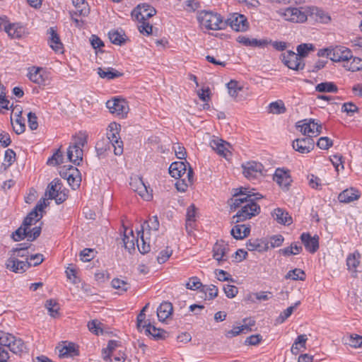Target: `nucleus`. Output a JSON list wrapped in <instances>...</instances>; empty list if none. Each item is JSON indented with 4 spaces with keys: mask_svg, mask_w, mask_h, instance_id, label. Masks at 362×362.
Segmentation results:
<instances>
[{
    "mask_svg": "<svg viewBox=\"0 0 362 362\" xmlns=\"http://www.w3.org/2000/svg\"><path fill=\"white\" fill-rule=\"evenodd\" d=\"M262 195L259 193H252L248 188L240 187L236 189L234 198L232 199L230 205L231 209H238L236 214L233 216L235 222H242L250 219L260 212V206L255 202L256 200L262 199Z\"/></svg>",
    "mask_w": 362,
    "mask_h": 362,
    "instance_id": "1",
    "label": "nucleus"
},
{
    "mask_svg": "<svg viewBox=\"0 0 362 362\" xmlns=\"http://www.w3.org/2000/svg\"><path fill=\"white\" fill-rule=\"evenodd\" d=\"M197 20L201 26L207 30H221L225 26L221 16L212 11H202L199 12Z\"/></svg>",
    "mask_w": 362,
    "mask_h": 362,
    "instance_id": "2",
    "label": "nucleus"
},
{
    "mask_svg": "<svg viewBox=\"0 0 362 362\" xmlns=\"http://www.w3.org/2000/svg\"><path fill=\"white\" fill-rule=\"evenodd\" d=\"M312 13L308 6L288 7L281 13V16L287 21L302 23L307 21L308 15Z\"/></svg>",
    "mask_w": 362,
    "mask_h": 362,
    "instance_id": "3",
    "label": "nucleus"
},
{
    "mask_svg": "<svg viewBox=\"0 0 362 362\" xmlns=\"http://www.w3.org/2000/svg\"><path fill=\"white\" fill-rule=\"evenodd\" d=\"M120 125L116 122H112L109 124L107 132V137L112 144L113 147L114 153L116 156H120L123 153V142L119 136V131Z\"/></svg>",
    "mask_w": 362,
    "mask_h": 362,
    "instance_id": "4",
    "label": "nucleus"
},
{
    "mask_svg": "<svg viewBox=\"0 0 362 362\" xmlns=\"http://www.w3.org/2000/svg\"><path fill=\"white\" fill-rule=\"evenodd\" d=\"M296 127L299 129L300 132L303 134L308 136L307 138H312L317 136L321 133L322 126L315 119H304L297 123Z\"/></svg>",
    "mask_w": 362,
    "mask_h": 362,
    "instance_id": "5",
    "label": "nucleus"
},
{
    "mask_svg": "<svg viewBox=\"0 0 362 362\" xmlns=\"http://www.w3.org/2000/svg\"><path fill=\"white\" fill-rule=\"evenodd\" d=\"M106 107L110 112L121 118L127 117L129 112V105L124 99L114 98L106 103Z\"/></svg>",
    "mask_w": 362,
    "mask_h": 362,
    "instance_id": "6",
    "label": "nucleus"
},
{
    "mask_svg": "<svg viewBox=\"0 0 362 362\" xmlns=\"http://www.w3.org/2000/svg\"><path fill=\"white\" fill-rule=\"evenodd\" d=\"M281 60L287 67L293 70H302L305 67L303 59L299 57L298 53L291 50L281 54Z\"/></svg>",
    "mask_w": 362,
    "mask_h": 362,
    "instance_id": "7",
    "label": "nucleus"
},
{
    "mask_svg": "<svg viewBox=\"0 0 362 362\" xmlns=\"http://www.w3.org/2000/svg\"><path fill=\"white\" fill-rule=\"evenodd\" d=\"M210 146L214 150L219 156H223L227 160H229L231 157V152L230 148H231L229 143L223 141L218 137H214L210 141Z\"/></svg>",
    "mask_w": 362,
    "mask_h": 362,
    "instance_id": "8",
    "label": "nucleus"
},
{
    "mask_svg": "<svg viewBox=\"0 0 362 362\" xmlns=\"http://www.w3.org/2000/svg\"><path fill=\"white\" fill-rule=\"evenodd\" d=\"M228 23L231 28L237 32H244L249 28L247 18L238 13L231 14L228 19Z\"/></svg>",
    "mask_w": 362,
    "mask_h": 362,
    "instance_id": "9",
    "label": "nucleus"
},
{
    "mask_svg": "<svg viewBox=\"0 0 362 362\" xmlns=\"http://www.w3.org/2000/svg\"><path fill=\"white\" fill-rule=\"evenodd\" d=\"M156 13V10L148 4L138 5L132 12V16L136 21H147Z\"/></svg>",
    "mask_w": 362,
    "mask_h": 362,
    "instance_id": "10",
    "label": "nucleus"
},
{
    "mask_svg": "<svg viewBox=\"0 0 362 362\" xmlns=\"http://www.w3.org/2000/svg\"><path fill=\"white\" fill-rule=\"evenodd\" d=\"M243 175L250 180L257 179L262 175L263 165L255 161L247 162L243 165Z\"/></svg>",
    "mask_w": 362,
    "mask_h": 362,
    "instance_id": "11",
    "label": "nucleus"
},
{
    "mask_svg": "<svg viewBox=\"0 0 362 362\" xmlns=\"http://www.w3.org/2000/svg\"><path fill=\"white\" fill-rule=\"evenodd\" d=\"M243 324L240 326H233V328L226 332V336L228 338H232L239 335L241 333L247 334L252 331V327L255 326V321L252 318H244Z\"/></svg>",
    "mask_w": 362,
    "mask_h": 362,
    "instance_id": "12",
    "label": "nucleus"
},
{
    "mask_svg": "<svg viewBox=\"0 0 362 362\" xmlns=\"http://www.w3.org/2000/svg\"><path fill=\"white\" fill-rule=\"evenodd\" d=\"M213 257L221 265L228 260V245L223 240L217 241L213 247Z\"/></svg>",
    "mask_w": 362,
    "mask_h": 362,
    "instance_id": "13",
    "label": "nucleus"
},
{
    "mask_svg": "<svg viewBox=\"0 0 362 362\" xmlns=\"http://www.w3.org/2000/svg\"><path fill=\"white\" fill-rule=\"evenodd\" d=\"M129 185L131 189L137 192L144 200L148 201L152 198V194L148 192L141 178L137 177L131 178Z\"/></svg>",
    "mask_w": 362,
    "mask_h": 362,
    "instance_id": "14",
    "label": "nucleus"
},
{
    "mask_svg": "<svg viewBox=\"0 0 362 362\" xmlns=\"http://www.w3.org/2000/svg\"><path fill=\"white\" fill-rule=\"evenodd\" d=\"M273 180L284 189H288L292 182L289 170L285 168H277L274 174Z\"/></svg>",
    "mask_w": 362,
    "mask_h": 362,
    "instance_id": "15",
    "label": "nucleus"
},
{
    "mask_svg": "<svg viewBox=\"0 0 362 362\" xmlns=\"http://www.w3.org/2000/svg\"><path fill=\"white\" fill-rule=\"evenodd\" d=\"M189 167L190 165L186 160L173 162L169 167V173L175 179H181L184 175H187Z\"/></svg>",
    "mask_w": 362,
    "mask_h": 362,
    "instance_id": "16",
    "label": "nucleus"
},
{
    "mask_svg": "<svg viewBox=\"0 0 362 362\" xmlns=\"http://www.w3.org/2000/svg\"><path fill=\"white\" fill-rule=\"evenodd\" d=\"M6 267L8 269L15 273H23L31 267V262L21 261L15 256H10L6 260Z\"/></svg>",
    "mask_w": 362,
    "mask_h": 362,
    "instance_id": "17",
    "label": "nucleus"
},
{
    "mask_svg": "<svg viewBox=\"0 0 362 362\" xmlns=\"http://www.w3.org/2000/svg\"><path fill=\"white\" fill-rule=\"evenodd\" d=\"M328 55L332 61L335 62H342L344 64L351 57V52L344 47H336L331 49Z\"/></svg>",
    "mask_w": 362,
    "mask_h": 362,
    "instance_id": "18",
    "label": "nucleus"
},
{
    "mask_svg": "<svg viewBox=\"0 0 362 362\" xmlns=\"http://www.w3.org/2000/svg\"><path fill=\"white\" fill-rule=\"evenodd\" d=\"M300 240L305 250L310 253L313 254L318 250L319 237L317 235L311 236L309 233H303L300 235Z\"/></svg>",
    "mask_w": 362,
    "mask_h": 362,
    "instance_id": "19",
    "label": "nucleus"
},
{
    "mask_svg": "<svg viewBox=\"0 0 362 362\" xmlns=\"http://www.w3.org/2000/svg\"><path fill=\"white\" fill-rule=\"evenodd\" d=\"M314 144L312 138L297 139L293 142V148L299 153H308L314 148Z\"/></svg>",
    "mask_w": 362,
    "mask_h": 362,
    "instance_id": "20",
    "label": "nucleus"
},
{
    "mask_svg": "<svg viewBox=\"0 0 362 362\" xmlns=\"http://www.w3.org/2000/svg\"><path fill=\"white\" fill-rule=\"evenodd\" d=\"M361 196L360 192L354 188L344 189L338 196V199L341 203H350L359 199Z\"/></svg>",
    "mask_w": 362,
    "mask_h": 362,
    "instance_id": "21",
    "label": "nucleus"
},
{
    "mask_svg": "<svg viewBox=\"0 0 362 362\" xmlns=\"http://www.w3.org/2000/svg\"><path fill=\"white\" fill-rule=\"evenodd\" d=\"M361 254L358 250L354 251L353 253H350L347 255L346 262L347 269L353 273L356 274L358 272V267L361 262Z\"/></svg>",
    "mask_w": 362,
    "mask_h": 362,
    "instance_id": "22",
    "label": "nucleus"
},
{
    "mask_svg": "<svg viewBox=\"0 0 362 362\" xmlns=\"http://www.w3.org/2000/svg\"><path fill=\"white\" fill-rule=\"evenodd\" d=\"M0 28L4 29L8 35L13 38H19L22 36L23 30L22 27L16 24H10L0 19Z\"/></svg>",
    "mask_w": 362,
    "mask_h": 362,
    "instance_id": "23",
    "label": "nucleus"
},
{
    "mask_svg": "<svg viewBox=\"0 0 362 362\" xmlns=\"http://www.w3.org/2000/svg\"><path fill=\"white\" fill-rule=\"evenodd\" d=\"M175 185L179 192H185L189 186L192 185L194 180V173L191 167L188 168L187 175H184V177L177 179Z\"/></svg>",
    "mask_w": 362,
    "mask_h": 362,
    "instance_id": "24",
    "label": "nucleus"
},
{
    "mask_svg": "<svg viewBox=\"0 0 362 362\" xmlns=\"http://www.w3.org/2000/svg\"><path fill=\"white\" fill-rule=\"evenodd\" d=\"M246 248L249 251L266 252L269 249L268 243L262 239H250L246 243Z\"/></svg>",
    "mask_w": 362,
    "mask_h": 362,
    "instance_id": "25",
    "label": "nucleus"
},
{
    "mask_svg": "<svg viewBox=\"0 0 362 362\" xmlns=\"http://www.w3.org/2000/svg\"><path fill=\"white\" fill-rule=\"evenodd\" d=\"M145 334L146 335H151L155 339H163L167 335L168 332L163 329L156 328L155 326L151 325L148 322L143 325Z\"/></svg>",
    "mask_w": 362,
    "mask_h": 362,
    "instance_id": "26",
    "label": "nucleus"
},
{
    "mask_svg": "<svg viewBox=\"0 0 362 362\" xmlns=\"http://www.w3.org/2000/svg\"><path fill=\"white\" fill-rule=\"evenodd\" d=\"M272 216L277 223L284 225H290L292 223V218L289 214L281 208H277L273 211Z\"/></svg>",
    "mask_w": 362,
    "mask_h": 362,
    "instance_id": "27",
    "label": "nucleus"
},
{
    "mask_svg": "<svg viewBox=\"0 0 362 362\" xmlns=\"http://www.w3.org/2000/svg\"><path fill=\"white\" fill-rule=\"evenodd\" d=\"M67 157L70 162L79 165L83 160V149L70 145L67 150Z\"/></svg>",
    "mask_w": 362,
    "mask_h": 362,
    "instance_id": "28",
    "label": "nucleus"
},
{
    "mask_svg": "<svg viewBox=\"0 0 362 362\" xmlns=\"http://www.w3.org/2000/svg\"><path fill=\"white\" fill-rule=\"evenodd\" d=\"M47 34L49 35V44L51 48L55 52H62L63 49L62 43L54 28L52 27L49 28L47 30Z\"/></svg>",
    "mask_w": 362,
    "mask_h": 362,
    "instance_id": "29",
    "label": "nucleus"
},
{
    "mask_svg": "<svg viewBox=\"0 0 362 362\" xmlns=\"http://www.w3.org/2000/svg\"><path fill=\"white\" fill-rule=\"evenodd\" d=\"M173 305L170 302L162 303L157 309V315L160 321L164 322L173 313Z\"/></svg>",
    "mask_w": 362,
    "mask_h": 362,
    "instance_id": "30",
    "label": "nucleus"
},
{
    "mask_svg": "<svg viewBox=\"0 0 362 362\" xmlns=\"http://www.w3.org/2000/svg\"><path fill=\"white\" fill-rule=\"evenodd\" d=\"M231 235L235 239H243L248 236L250 233V226L245 224L235 225L231 229Z\"/></svg>",
    "mask_w": 362,
    "mask_h": 362,
    "instance_id": "31",
    "label": "nucleus"
},
{
    "mask_svg": "<svg viewBox=\"0 0 362 362\" xmlns=\"http://www.w3.org/2000/svg\"><path fill=\"white\" fill-rule=\"evenodd\" d=\"M98 74L102 78H106L107 80L114 79L119 78L122 76V73L118 71L112 67L108 68H98Z\"/></svg>",
    "mask_w": 362,
    "mask_h": 362,
    "instance_id": "32",
    "label": "nucleus"
},
{
    "mask_svg": "<svg viewBox=\"0 0 362 362\" xmlns=\"http://www.w3.org/2000/svg\"><path fill=\"white\" fill-rule=\"evenodd\" d=\"M43 69L39 67H32L29 69L28 76L35 83L43 84L45 81L42 75Z\"/></svg>",
    "mask_w": 362,
    "mask_h": 362,
    "instance_id": "33",
    "label": "nucleus"
},
{
    "mask_svg": "<svg viewBox=\"0 0 362 362\" xmlns=\"http://www.w3.org/2000/svg\"><path fill=\"white\" fill-rule=\"evenodd\" d=\"M344 67L350 71H357L362 69V59L351 57L344 64Z\"/></svg>",
    "mask_w": 362,
    "mask_h": 362,
    "instance_id": "34",
    "label": "nucleus"
},
{
    "mask_svg": "<svg viewBox=\"0 0 362 362\" xmlns=\"http://www.w3.org/2000/svg\"><path fill=\"white\" fill-rule=\"evenodd\" d=\"M139 236H140V240L137 238L136 240L139 251L142 254L148 252L150 251V243H147L144 238L143 226H141V230L138 231Z\"/></svg>",
    "mask_w": 362,
    "mask_h": 362,
    "instance_id": "35",
    "label": "nucleus"
},
{
    "mask_svg": "<svg viewBox=\"0 0 362 362\" xmlns=\"http://www.w3.org/2000/svg\"><path fill=\"white\" fill-rule=\"evenodd\" d=\"M62 188V183L59 179H54L52 181L47 189L46 195L49 199H54L56 194H57Z\"/></svg>",
    "mask_w": 362,
    "mask_h": 362,
    "instance_id": "36",
    "label": "nucleus"
},
{
    "mask_svg": "<svg viewBox=\"0 0 362 362\" xmlns=\"http://www.w3.org/2000/svg\"><path fill=\"white\" fill-rule=\"evenodd\" d=\"M72 2L75 7V14L85 16L89 13L88 5L85 0H73Z\"/></svg>",
    "mask_w": 362,
    "mask_h": 362,
    "instance_id": "37",
    "label": "nucleus"
},
{
    "mask_svg": "<svg viewBox=\"0 0 362 362\" xmlns=\"http://www.w3.org/2000/svg\"><path fill=\"white\" fill-rule=\"evenodd\" d=\"M136 239H135L133 230H130L129 232H127V230L126 229L123 238V243L124 247L127 249L129 251L134 250L135 243H136Z\"/></svg>",
    "mask_w": 362,
    "mask_h": 362,
    "instance_id": "38",
    "label": "nucleus"
},
{
    "mask_svg": "<svg viewBox=\"0 0 362 362\" xmlns=\"http://www.w3.org/2000/svg\"><path fill=\"white\" fill-rule=\"evenodd\" d=\"M113 148L108 139L103 138L99 140L95 145V150L98 156H102L107 151H110Z\"/></svg>",
    "mask_w": 362,
    "mask_h": 362,
    "instance_id": "39",
    "label": "nucleus"
},
{
    "mask_svg": "<svg viewBox=\"0 0 362 362\" xmlns=\"http://www.w3.org/2000/svg\"><path fill=\"white\" fill-rule=\"evenodd\" d=\"M9 350L13 354L21 356L26 352V346L22 339L16 338L9 347Z\"/></svg>",
    "mask_w": 362,
    "mask_h": 362,
    "instance_id": "40",
    "label": "nucleus"
},
{
    "mask_svg": "<svg viewBox=\"0 0 362 362\" xmlns=\"http://www.w3.org/2000/svg\"><path fill=\"white\" fill-rule=\"evenodd\" d=\"M345 343L350 346L358 349L362 348V336L357 334H351L344 338Z\"/></svg>",
    "mask_w": 362,
    "mask_h": 362,
    "instance_id": "41",
    "label": "nucleus"
},
{
    "mask_svg": "<svg viewBox=\"0 0 362 362\" xmlns=\"http://www.w3.org/2000/svg\"><path fill=\"white\" fill-rule=\"evenodd\" d=\"M45 308L47 309L49 315L52 317L59 316V310L60 309L59 304L54 299H49L45 302Z\"/></svg>",
    "mask_w": 362,
    "mask_h": 362,
    "instance_id": "42",
    "label": "nucleus"
},
{
    "mask_svg": "<svg viewBox=\"0 0 362 362\" xmlns=\"http://www.w3.org/2000/svg\"><path fill=\"white\" fill-rule=\"evenodd\" d=\"M315 90L320 93H337L338 88L333 82H322L315 86Z\"/></svg>",
    "mask_w": 362,
    "mask_h": 362,
    "instance_id": "43",
    "label": "nucleus"
},
{
    "mask_svg": "<svg viewBox=\"0 0 362 362\" xmlns=\"http://www.w3.org/2000/svg\"><path fill=\"white\" fill-rule=\"evenodd\" d=\"M87 138L86 132H79L73 136V144L71 146L82 148L87 144Z\"/></svg>",
    "mask_w": 362,
    "mask_h": 362,
    "instance_id": "44",
    "label": "nucleus"
},
{
    "mask_svg": "<svg viewBox=\"0 0 362 362\" xmlns=\"http://www.w3.org/2000/svg\"><path fill=\"white\" fill-rule=\"evenodd\" d=\"M297 52L299 57L302 59L308 55L310 52L315 50V46L311 43H303L297 47Z\"/></svg>",
    "mask_w": 362,
    "mask_h": 362,
    "instance_id": "45",
    "label": "nucleus"
},
{
    "mask_svg": "<svg viewBox=\"0 0 362 362\" xmlns=\"http://www.w3.org/2000/svg\"><path fill=\"white\" fill-rule=\"evenodd\" d=\"M74 355H76V350L74 344L64 346L59 349V356L60 358H68Z\"/></svg>",
    "mask_w": 362,
    "mask_h": 362,
    "instance_id": "46",
    "label": "nucleus"
},
{
    "mask_svg": "<svg viewBox=\"0 0 362 362\" xmlns=\"http://www.w3.org/2000/svg\"><path fill=\"white\" fill-rule=\"evenodd\" d=\"M125 35L117 30H111L109 32V38L110 41L117 45H121L125 42Z\"/></svg>",
    "mask_w": 362,
    "mask_h": 362,
    "instance_id": "47",
    "label": "nucleus"
},
{
    "mask_svg": "<svg viewBox=\"0 0 362 362\" xmlns=\"http://www.w3.org/2000/svg\"><path fill=\"white\" fill-rule=\"evenodd\" d=\"M29 247L28 244L26 243H21L18 244V247L16 248H13L10 252L11 256H15L16 258H18V257H25L27 256V249Z\"/></svg>",
    "mask_w": 362,
    "mask_h": 362,
    "instance_id": "48",
    "label": "nucleus"
},
{
    "mask_svg": "<svg viewBox=\"0 0 362 362\" xmlns=\"http://www.w3.org/2000/svg\"><path fill=\"white\" fill-rule=\"evenodd\" d=\"M16 337L11 334L0 331V345L9 349Z\"/></svg>",
    "mask_w": 362,
    "mask_h": 362,
    "instance_id": "49",
    "label": "nucleus"
},
{
    "mask_svg": "<svg viewBox=\"0 0 362 362\" xmlns=\"http://www.w3.org/2000/svg\"><path fill=\"white\" fill-rule=\"evenodd\" d=\"M196 208L194 205L192 204L190 205L187 209V214H186V226L187 228L188 226L192 227V224L196 221Z\"/></svg>",
    "mask_w": 362,
    "mask_h": 362,
    "instance_id": "50",
    "label": "nucleus"
},
{
    "mask_svg": "<svg viewBox=\"0 0 362 362\" xmlns=\"http://www.w3.org/2000/svg\"><path fill=\"white\" fill-rule=\"evenodd\" d=\"M302 250L300 245H298L296 243H292L291 246L280 250V252L285 256H289L299 254Z\"/></svg>",
    "mask_w": 362,
    "mask_h": 362,
    "instance_id": "51",
    "label": "nucleus"
},
{
    "mask_svg": "<svg viewBox=\"0 0 362 362\" xmlns=\"http://www.w3.org/2000/svg\"><path fill=\"white\" fill-rule=\"evenodd\" d=\"M286 110L284 103L281 100L273 102L269 105V112L273 114H282L284 113Z\"/></svg>",
    "mask_w": 362,
    "mask_h": 362,
    "instance_id": "52",
    "label": "nucleus"
},
{
    "mask_svg": "<svg viewBox=\"0 0 362 362\" xmlns=\"http://www.w3.org/2000/svg\"><path fill=\"white\" fill-rule=\"evenodd\" d=\"M16 160V153L12 149H7L5 151L4 154V160L2 165L4 167V169L10 167Z\"/></svg>",
    "mask_w": 362,
    "mask_h": 362,
    "instance_id": "53",
    "label": "nucleus"
},
{
    "mask_svg": "<svg viewBox=\"0 0 362 362\" xmlns=\"http://www.w3.org/2000/svg\"><path fill=\"white\" fill-rule=\"evenodd\" d=\"M305 278V272L300 269H294L289 271L286 275V279H291L292 280L303 281Z\"/></svg>",
    "mask_w": 362,
    "mask_h": 362,
    "instance_id": "54",
    "label": "nucleus"
},
{
    "mask_svg": "<svg viewBox=\"0 0 362 362\" xmlns=\"http://www.w3.org/2000/svg\"><path fill=\"white\" fill-rule=\"evenodd\" d=\"M308 338L305 334H301L299 335L296 341H294L293 344L291 347V351L294 354H298L299 352V347L300 345L301 347H305V342L307 341Z\"/></svg>",
    "mask_w": 362,
    "mask_h": 362,
    "instance_id": "55",
    "label": "nucleus"
},
{
    "mask_svg": "<svg viewBox=\"0 0 362 362\" xmlns=\"http://www.w3.org/2000/svg\"><path fill=\"white\" fill-rule=\"evenodd\" d=\"M300 303V302H298L296 303L293 306H290L287 308L286 310H284L279 316L276 318V321L278 324L283 323L287 318H288L291 314L293 313L294 309L296 308V306L298 305Z\"/></svg>",
    "mask_w": 362,
    "mask_h": 362,
    "instance_id": "56",
    "label": "nucleus"
},
{
    "mask_svg": "<svg viewBox=\"0 0 362 362\" xmlns=\"http://www.w3.org/2000/svg\"><path fill=\"white\" fill-rule=\"evenodd\" d=\"M111 284L114 288L121 292H125L129 288V284L127 281L119 279L116 278L112 279Z\"/></svg>",
    "mask_w": 362,
    "mask_h": 362,
    "instance_id": "57",
    "label": "nucleus"
},
{
    "mask_svg": "<svg viewBox=\"0 0 362 362\" xmlns=\"http://www.w3.org/2000/svg\"><path fill=\"white\" fill-rule=\"evenodd\" d=\"M202 291L205 293L206 298L209 300L214 299L218 296V288L214 285L210 286H204L202 288Z\"/></svg>",
    "mask_w": 362,
    "mask_h": 362,
    "instance_id": "58",
    "label": "nucleus"
},
{
    "mask_svg": "<svg viewBox=\"0 0 362 362\" xmlns=\"http://www.w3.org/2000/svg\"><path fill=\"white\" fill-rule=\"evenodd\" d=\"M227 88L229 95L233 98H236L239 91L242 90V87L238 85V83L233 80L227 83Z\"/></svg>",
    "mask_w": 362,
    "mask_h": 362,
    "instance_id": "59",
    "label": "nucleus"
},
{
    "mask_svg": "<svg viewBox=\"0 0 362 362\" xmlns=\"http://www.w3.org/2000/svg\"><path fill=\"white\" fill-rule=\"evenodd\" d=\"M21 114V111H20L19 113L16 115L17 117L15 120V124H13V130L17 134H22L25 132V125L20 115Z\"/></svg>",
    "mask_w": 362,
    "mask_h": 362,
    "instance_id": "60",
    "label": "nucleus"
},
{
    "mask_svg": "<svg viewBox=\"0 0 362 362\" xmlns=\"http://www.w3.org/2000/svg\"><path fill=\"white\" fill-rule=\"evenodd\" d=\"M138 24V29L139 32L144 35H149L152 33V25L147 22V21L143 20V21H137Z\"/></svg>",
    "mask_w": 362,
    "mask_h": 362,
    "instance_id": "61",
    "label": "nucleus"
},
{
    "mask_svg": "<svg viewBox=\"0 0 362 362\" xmlns=\"http://www.w3.org/2000/svg\"><path fill=\"white\" fill-rule=\"evenodd\" d=\"M27 230L28 228L24 226L19 227L15 232L12 233V238L14 241H20L27 238Z\"/></svg>",
    "mask_w": 362,
    "mask_h": 362,
    "instance_id": "62",
    "label": "nucleus"
},
{
    "mask_svg": "<svg viewBox=\"0 0 362 362\" xmlns=\"http://www.w3.org/2000/svg\"><path fill=\"white\" fill-rule=\"evenodd\" d=\"M187 289L197 290L203 287L202 282L199 279L197 276H192L189 279L188 281L185 284Z\"/></svg>",
    "mask_w": 362,
    "mask_h": 362,
    "instance_id": "63",
    "label": "nucleus"
},
{
    "mask_svg": "<svg viewBox=\"0 0 362 362\" xmlns=\"http://www.w3.org/2000/svg\"><path fill=\"white\" fill-rule=\"evenodd\" d=\"M63 163V154L60 150H57L56 153L47 160V164L57 165Z\"/></svg>",
    "mask_w": 362,
    "mask_h": 362,
    "instance_id": "64",
    "label": "nucleus"
}]
</instances>
